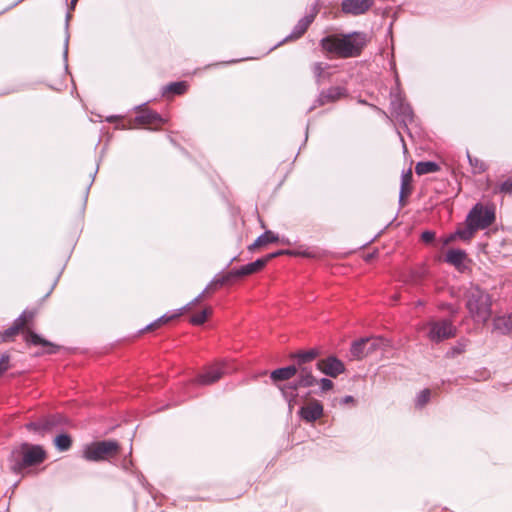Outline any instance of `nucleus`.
<instances>
[{"label": "nucleus", "instance_id": "2f4dec72", "mask_svg": "<svg viewBox=\"0 0 512 512\" xmlns=\"http://www.w3.org/2000/svg\"><path fill=\"white\" fill-rule=\"evenodd\" d=\"M20 332H23V330L14 322L10 328L5 330L1 334L2 341H4V342L11 341Z\"/></svg>", "mask_w": 512, "mask_h": 512}, {"label": "nucleus", "instance_id": "a19ab883", "mask_svg": "<svg viewBox=\"0 0 512 512\" xmlns=\"http://www.w3.org/2000/svg\"><path fill=\"white\" fill-rule=\"evenodd\" d=\"M457 235H456V232L453 233V234H450L449 236H447L444 240H443V244L444 245H449L450 243H452L453 241H455L457 239Z\"/></svg>", "mask_w": 512, "mask_h": 512}, {"label": "nucleus", "instance_id": "c03bdc74", "mask_svg": "<svg viewBox=\"0 0 512 512\" xmlns=\"http://www.w3.org/2000/svg\"><path fill=\"white\" fill-rule=\"evenodd\" d=\"M78 0H71L70 2V9L74 10L76 7Z\"/></svg>", "mask_w": 512, "mask_h": 512}, {"label": "nucleus", "instance_id": "9d476101", "mask_svg": "<svg viewBox=\"0 0 512 512\" xmlns=\"http://www.w3.org/2000/svg\"><path fill=\"white\" fill-rule=\"evenodd\" d=\"M134 127H141L150 130H158L164 124V120L156 112L144 109L138 112L132 120Z\"/></svg>", "mask_w": 512, "mask_h": 512}, {"label": "nucleus", "instance_id": "c756f323", "mask_svg": "<svg viewBox=\"0 0 512 512\" xmlns=\"http://www.w3.org/2000/svg\"><path fill=\"white\" fill-rule=\"evenodd\" d=\"M188 85L184 81L173 82L169 84L166 88L167 92H171L173 94L181 95L187 91Z\"/></svg>", "mask_w": 512, "mask_h": 512}, {"label": "nucleus", "instance_id": "5701e85b", "mask_svg": "<svg viewBox=\"0 0 512 512\" xmlns=\"http://www.w3.org/2000/svg\"><path fill=\"white\" fill-rule=\"evenodd\" d=\"M439 170V165L432 161L418 162L415 167V172L417 175L435 173L438 172Z\"/></svg>", "mask_w": 512, "mask_h": 512}, {"label": "nucleus", "instance_id": "6e6552de", "mask_svg": "<svg viewBox=\"0 0 512 512\" xmlns=\"http://www.w3.org/2000/svg\"><path fill=\"white\" fill-rule=\"evenodd\" d=\"M429 329L428 338L435 343L450 339L456 336V327L452 321L443 319L439 321H431L427 324Z\"/></svg>", "mask_w": 512, "mask_h": 512}, {"label": "nucleus", "instance_id": "79ce46f5", "mask_svg": "<svg viewBox=\"0 0 512 512\" xmlns=\"http://www.w3.org/2000/svg\"><path fill=\"white\" fill-rule=\"evenodd\" d=\"M424 275H425V271L424 270L419 272V273L418 272L417 273H413L412 274V281L414 283H417L421 278L424 277Z\"/></svg>", "mask_w": 512, "mask_h": 512}, {"label": "nucleus", "instance_id": "cd10ccee", "mask_svg": "<svg viewBox=\"0 0 512 512\" xmlns=\"http://www.w3.org/2000/svg\"><path fill=\"white\" fill-rule=\"evenodd\" d=\"M211 314H212V308L205 307L200 313L194 314L190 318V322L193 325H202L211 316Z\"/></svg>", "mask_w": 512, "mask_h": 512}, {"label": "nucleus", "instance_id": "7ed1b4c3", "mask_svg": "<svg viewBox=\"0 0 512 512\" xmlns=\"http://www.w3.org/2000/svg\"><path fill=\"white\" fill-rule=\"evenodd\" d=\"M466 308L476 322L485 323L491 316L492 300L488 293L479 287H471L465 294Z\"/></svg>", "mask_w": 512, "mask_h": 512}, {"label": "nucleus", "instance_id": "2eb2a0df", "mask_svg": "<svg viewBox=\"0 0 512 512\" xmlns=\"http://www.w3.org/2000/svg\"><path fill=\"white\" fill-rule=\"evenodd\" d=\"M203 295H200L199 297H197L194 301H192L191 303H189L188 305H186L185 307H183L179 313H176V314H173V315H170V316H162L160 317L159 319H157L156 321H154L153 323H151L150 325H148L146 328H145V331H153L155 329H158L160 328L162 325L164 324H167L168 322L178 318L179 316H181L183 314L184 311H189L193 304L194 303H197V302H200L201 299L203 298Z\"/></svg>", "mask_w": 512, "mask_h": 512}, {"label": "nucleus", "instance_id": "72a5a7b5", "mask_svg": "<svg viewBox=\"0 0 512 512\" xmlns=\"http://www.w3.org/2000/svg\"><path fill=\"white\" fill-rule=\"evenodd\" d=\"M326 69H327V65L322 62L315 63L312 66L313 73L318 82H320L323 78H325Z\"/></svg>", "mask_w": 512, "mask_h": 512}, {"label": "nucleus", "instance_id": "a878e982", "mask_svg": "<svg viewBox=\"0 0 512 512\" xmlns=\"http://www.w3.org/2000/svg\"><path fill=\"white\" fill-rule=\"evenodd\" d=\"M241 277L239 274V270H232L221 277L217 278L212 285L214 286H223L227 284H231L236 278Z\"/></svg>", "mask_w": 512, "mask_h": 512}, {"label": "nucleus", "instance_id": "423d86ee", "mask_svg": "<svg viewBox=\"0 0 512 512\" xmlns=\"http://www.w3.org/2000/svg\"><path fill=\"white\" fill-rule=\"evenodd\" d=\"M19 456L20 459L16 463V468L22 470L41 464L45 461L47 454L42 446L25 443L20 447Z\"/></svg>", "mask_w": 512, "mask_h": 512}, {"label": "nucleus", "instance_id": "20e7f679", "mask_svg": "<svg viewBox=\"0 0 512 512\" xmlns=\"http://www.w3.org/2000/svg\"><path fill=\"white\" fill-rule=\"evenodd\" d=\"M36 314L37 313L34 310H25L14 322L23 330V332H26L25 341L28 344L41 345L47 348V353L53 354L59 349V346L49 342L32 331Z\"/></svg>", "mask_w": 512, "mask_h": 512}, {"label": "nucleus", "instance_id": "393cba45", "mask_svg": "<svg viewBox=\"0 0 512 512\" xmlns=\"http://www.w3.org/2000/svg\"><path fill=\"white\" fill-rule=\"evenodd\" d=\"M467 158L469 160L473 174H481L486 171L487 165L482 159L473 157L469 152H467Z\"/></svg>", "mask_w": 512, "mask_h": 512}, {"label": "nucleus", "instance_id": "9b49d317", "mask_svg": "<svg viewBox=\"0 0 512 512\" xmlns=\"http://www.w3.org/2000/svg\"><path fill=\"white\" fill-rule=\"evenodd\" d=\"M226 373V364L216 363L207 367L194 381L200 385H211L219 381Z\"/></svg>", "mask_w": 512, "mask_h": 512}, {"label": "nucleus", "instance_id": "ea45409f", "mask_svg": "<svg viewBox=\"0 0 512 512\" xmlns=\"http://www.w3.org/2000/svg\"><path fill=\"white\" fill-rule=\"evenodd\" d=\"M8 357L5 356V357H2L1 360H0V376L2 375V373L4 371H6L8 369Z\"/></svg>", "mask_w": 512, "mask_h": 512}, {"label": "nucleus", "instance_id": "6ab92c4d", "mask_svg": "<svg viewBox=\"0 0 512 512\" xmlns=\"http://www.w3.org/2000/svg\"><path fill=\"white\" fill-rule=\"evenodd\" d=\"M344 95L343 89L340 87H331L325 91H322L319 95L318 102L320 105H326L339 100Z\"/></svg>", "mask_w": 512, "mask_h": 512}, {"label": "nucleus", "instance_id": "4c0bfd02", "mask_svg": "<svg viewBox=\"0 0 512 512\" xmlns=\"http://www.w3.org/2000/svg\"><path fill=\"white\" fill-rule=\"evenodd\" d=\"M323 391H329L333 388L334 384L330 379L322 378L319 382Z\"/></svg>", "mask_w": 512, "mask_h": 512}, {"label": "nucleus", "instance_id": "bb28decb", "mask_svg": "<svg viewBox=\"0 0 512 512\" xmlns=\"http://www.w3.org/2000/svg\"><path fill=\"white\" fill-rule=\"evenodd\" d=\"M54 444L59 451H67L72 445V439L68 434H60L55 437Z\"/></svg>", "mask_w": 512, "mask_h": 512}, {"label": "nucleus", "instance_id": "4468645a", "mask_svg": "<svg viewBox=\"0 0 512 512\" xmlns=\"http://www.w3.org/2000/svg\"><path fill=\"white\" fill-rule=\"evenodd\" d=\"M299 414L305 421L314 422L323 415V406L319 401L313 400L304 405Z\"/></svg>", "mask_w": 512, "mask_h": 512}, {"label": "nucleus", "instance_id": "aec40b11", "mask_svg": "<svg viewBox=\"0 0 512 512\" xmlns=\"http://www.w3.org/2000/svg\"><path fill=\"white\" fill-rule=\"evenodd\" d=\"M277 241L278 236H276L272 231H266L264 234L260 235L251 245L248 246V250L253 252L262 246Z\"/></svg>", "mask_w": 512, "mask_h": 512}, {"label": "nucleus", "instance_id": "a18cd8bd", "mask_svg": "<svg viewBox=\"0 0 512 512\" xmlns=\"http://www.w3.org/2000/svg\"><path fill=\"white\" fill-rule=\"evenodd\" d=\"M301 255H303V256H307V257H309V256H310V254H309V253H306V252L301 253Z\"/></svg>", "mask_w": 512, "mask_h": 512}, {"label": "nucleus", "instance_id": "f704fd0d", "mask_svg": "<svg viewBox=\"0 0 512 512\" xmlns=\"http://www.w3.org/2000/svg\"><path fill=\"white\" fill-rule=\"evenodd\" d=\"M430 395V389H424L423 391H421V393L417 397L416 405L418 407H423L424 405H426L430 400Z\"/></svg>", "mask_w": 512, "mask_h": 512}, {"label": "nucleus", "instance_id": "f8f14e48", "mask_svg": "<svg viewBox=\"0 0 512 512\" xmlns=\"http://www.w3.org/2000/svg\"><path fill=\"white\" fill-rule=\"evenodd\" d=\"M317 368L327 376L336 378L345 371V366L341 360L335 356H329L317 362Z\"/></svg>", "mask_w": 512, "mask_h": 512}, {"label": "nucleus", "instance_id": "b1692460", "mask_svg": "<svg viewBox=\"0 0 512 512\" xmlns=\"http://www.w3.org/2000/svg\"><path fill=\"white\" fill-rule=\"evenodd\" d=\"M264 267V261H260V259H257L255 262L249 263L247 265L242 266L239 268V274L241 277L248 276L257 272H260L263 270Z\"/></svg>", "mask_w": 512, "mask_h": 512}, {"label": "nucleus", "instance_id": "f03ea898", "mask_svg": "<svg viewBox=\"0 0 512 512\" xmlns=\"http://www.w3.org/2000/svg\"><path fill=\"white\" fill-rule=\"evenodd\" d=\"M320 355L321 351L318 348L298 351L291 355V358L296 361L293 366H296L298 381L293 387H280V390L286 397H295L294 392L298 387H311L318 383L317 379L313 376L310 364Z\"/></svg>", "mask_w": 512, "mask_h": 512}, {"label": "nucleus", "instance_id": "58836bf2", "mask_svg": "<svg viewBox=\"0 0 512 512\" xmlns=\"http://www.w3.org/2000/svg\"><path fill=\"white\" fill-rule=\"evenodd\" d=\"M421 239L425 243H431L435 239V233L432 231H425L422 233Z\"/></svg>", "mask_w": 512, "mask_h": 512}, {"label": "nucleus", "instance_id": "dca6fc26", "mask_svg": "<svg viewBox=\"0 0 512 512\" xmlns=\"http://www.w3.org/2000/svg\"><path fill=\"white\" fill-rule=\"evenodd\" d=\"M297 374L296 366L290 365L287 367L279 368L271 372L270 377L275 385L279 388L282 387L279 385V382L290 380Z\"/></svg>", "mask_w": 512, "mask_h": 512}, {"label": "nucleus", "instance_id": "f257e3e1", "mask_svg": "<svg viewBox=\"0 0 512 512\" xmlns=\"http://www.w3.org/2000/svg\"><path fill=\"white\" fill-rule=\"evenodd\" d=\"M368 39L363 32L331 34L321 39L322 50L337 58H355L361 55Z\"/></svg>", "mask_w": 512, "mask_h": 512}, {"label": "nucleus", "instance_id": "c85d7f7f", "mask_svg": "<svg viewBox=\"0 0 512 512\" xmlns=\"http://www.w3.org/2000/svg\"><path fill=\"white\" fill-rule=\"evenodd\" d=\"M313 17H304L302 18L295 27L293 32L294 38L301 37L308 29L309 25L312 23Z\"/></svg>", "mask_w": 512, "mask_h": 512}, {"label": "nucleus", "instance_id": "39448f33", "mask_svg": "<svg viewBox=\"0 0 512 512\" xmlns=\"http://www.w3.org/2000/svg\"><path fill=\"white\" fill-rule=\"evenodd\" d=\"M120 453V444L115 440L92 442L85 446L83 458L87 461H108Z\"/></svg>", "mask_w": 512, "mask_h": 512}, {"label": "nucleus", "instance_id": "ddd939ff", "mask_svg": "<svg viewBox=\"0 0 512 512\" xmlns=\"http://www.w3.org/2000/svg\"><path fill=\"white\" fill-rule=\"evenodd\" d=\"M374 5V0H343L341 10L344 14L358 16L366 13Z\"/></svg>", "mask_w": 512, "mask_h": 512}, {"label": "nucleus", "instance_id": "37998d69", "mask_svg": "<svg viewBox=\"0 0 512 512\" xmlns=\"http://www.w3.org/2000/svg\"><path fill=\"white\" fill-rule=\"evenodd\" d=\"M341 403H343V404H353L354 403V398L352 396H345L341 400Z\"/></svg>", "mask_w": 512, "mask_h": 512}, {"label": "nucleus", "instance_id": "f3484780", "mask_svg": "<svg viewBox=\"0 0 512 512\" xmlns=\"http://www.w3.org/2000/svg\"><path fill=\"white\" fill-rule=\"evenodd\" d=\"M467 259V254L465 251L460 249H451L446 254V262L453 265L459 271H463L465 268V261Z\"/></svg>", "mask_w": 512, "mask_h": 512}, {"label": "nucleus", "instance_id": "412c9836", "mask_svg": "<svg viewBox=\"0 0 512 512\" xmlns=\"http://www.w3.org/2000/svg\"><path fill=\"white\" fill-rule=\"evenodd\" d=\"M412 178H413V175H412L411 169H409L402 176L401 191H400V202H402V203H404L405 199L412 192Z\"/></svg>", "mask_w": 512, "mask_h": 512}, {"label": "nucleus", "instance_id": "7c9ffc66", "mask_svg": "<svg viewBox=\"0 0 512 512\" xmlns=\"http://www.w3.org/2000/svg\"><path fill=\"white\" fill-rule=\"evenodd\" d=\"M494 193H502L506 195H512V176L497 185L494 189Z\"/></svg>", "mask_w": 512, "mask_h": 512}, {"label": "nucleus", "instance_id": "473e14b6", "mask_svg": "<svg viewBox=\"0 0 512 512\" xmlns=\"http://www.w3.org/2000/svg\"><path fill=\"white\" fill-rule=\"evenodd\" d=\"M51 426V423L48 420H44L41 422H30L26 424V428L29 431L40 432L44 430H48Z\"/></svg>", "mask_w": 512, "mask_h": 512}, {"label": "nucleus", "instance_id": "1a4fd4ad", "mask_svg": "<svg viewBox=\"0 0 512 512\" xmlns=\"http://www.w3.org/2000/svg\"><path fill=\"white\" fill-rule=\"evenodd\" d=\"M474 214L473 220L474 225H480L478 230H483L491 226L495 221V207L493 205H483L482 203H477L468 213L467 216H472Z\"/></svg>", "mask_w": 512, "mask_h": 512}, {"label": "nucleus", "instance_id": "e433bc0d", "mask_svg": "<svg viewBox=\"0 0 512 512\" xmlns=\"http://www.w3.org/2000/svg\"><path fill=\"white\" fill-rule=\"evenodd\" d=\"M466 349V345L463 344V343H458L456 346H454L451 351L449 352V354L451 356H455V355H459V354H462Z\"/></svg>", "mask_w": 512, "mask_h": 512}, {"label": "nucleus", "instance_id": "4be33fe9", "mask_svg": "<svg viewBox=\"0 0 512 512\" xmlns=\"http://www.w3.org/2000/svg\"><path fill=\"white\" fill-rule=\"evenodd\" d=\"M494 329L502 334L512 331V315L499 316L494 319Z\"/></svg>", "mask_w": 512, "mask_h": 512}, {"label": "nucleus", "instance_id": "a211bd4d", "mask_svg": "<svg viewBox=\"0 0 512 512\" xmlns=\"http://www.w3.org/2000/svg\"><path fill=\"white\" fill-rule=\"evenodd\" d=\"M474 214L472 216H467L465 220L466 227L459 228L456 231V235L458 238H460L463 241H470L473 237L476 231H478V227L480 225H474L473 220Z\"/></svg>", "mask_w": 512, "mask_h": 512}, {"label": "nucleus", "instance_id": "c9c22d12", "mask_svg": "<svg viewBox=\"0 0 512 512\" xmlns=\"http://www.w3.org/2000/svg\"><path fill=\"white\" fill-rule=\"evenodd\" d=\"M284 254L292 255L294 253L289 251V250H280V251H277V252H274V253L267 254L263 258H260V261H264V267H265L268 264L269 261H271L272 259H274V258H276V257H278L280 255H284Z\"/></svg>", "mask_w": 512, "mask_h": 512}, {"label": "nucleus", "instance_id": "0eeeda50", "mask_svg": "<svg viewBox=\"0 0 512 512\" xmlns=\"http://www.w3.org/2000/svg\"><path fill=\"white\" fill-rule=\"evenodd\" d=\"M388 346V341L382 337H369L355 341L351 346V355L355 359H362L378 350Z\"/></svg>", "mask_w": 512, "mask_h": 512}]
</instances>
